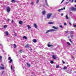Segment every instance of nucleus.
<instances>
[{"label":"nucleus","mask_w":76,"mask_h":76,"mask_svg":"<svg viewBox=\"0 0 76 76\" xmlns=\"http://www.w3.org/2000/svg\"><path fill=\"white\" fill-rule=\"evenodd\" d=\"M54 31H56V30L54 29H51L49 30H48L46 32V34H47L49 32H53Z\"/></svg>","instance_id":"f257e3e1"},{"label":"nucleus","mask_w":76,"mask_h":76,"mask_svg":"<svg viewBox=\"0 0 76 76\" xmlns=\"http://www.w3.org/2000/svg\"><path fill=\"white\" fill-rule=\"evenodd\" d=\"M52 15V14H51V13L48 14L47 15V19H50V18H51V17Z\"/></svg>","instance_id":"f03ea898"},{"label":"nucleus","mask_w":76,"mask_h":76,"mask_svg":"<svg viewBox=\"0 0 76 76\" xmlns=\"http://www.w3.org/2000/svg\"><path fill=\"white\" fill-rule=\"evenodd\" d=\"M6 10L8 13H10V7H7Z\"/></svg>","instance_id":"7ed1b4c3"},{"label":"nucleus","mask_w":76,"mask_h":76,"mask_svg":"<svg viewBox=\"0 0 76 76\" xmlns=\"http://www.w3.org/2000/svg\"><path fill=\"white\" fill-rule=\"evenodd\" d=\"M71 9L72 10V11H76V8L72 7L71 8Z\"/></svg>","instance_id":"20e7f679"},{"label":"nucleus","mask_w":76,"mask_h":76,"mask_svg":"<svg viewBox=\"0 0 76 76\" xmlns=\"http://www.w3.org/2000/svg\"><path fill=\"white\" fill-rule=\"evenodd\" d=\"M25 47H26V48H29V47H30V45H29L27 44L25 46Z\"/></svg>","instance_id":"39448f33"},{"label":"nucleus","mask_w":76,"mask_h":76,"mask_svg":"<svg viewBox=\"0 0 76 76\" xmlns=\"http://www.w3.org/2000/svg\"><path fill=\"white\" fill-rule=\"evenodd\" d=\"M26 64L27 66L29 67H31V65L30 64H29V63H28V62L26 63Z\"/></svg>","instance_id":"423d86ee"},{"label":"nucleus","mask_w":76,"mask_h":76,"mask_svg":"<svg viewBox=\"0 0 76 76\" xmlns=\"http://www.w3.org/2000/svg\"><path fill=\"white\" fill-rule=\"evenodd\" d=\"M4 67L3 66H0V70H4Z\"/></svg>","instance_id":"0eeeda50"},{"label":"nucleus","mask_w":76,"mask_h":76,"mask_svg":"<svg viewBox=\"0 0 76 76\" xmlns=\"http://www.w3.org/2000/svg\"><path fill=\"white\" fill-rule=\"evenodd\" d=\"M53 28V29H58V27L55 26H53L52 27Z\"/></svg>","instance_id":"6e6552de"},{"label":"nucleus","mask_w":76,"mask_h":76,"mask_svg":"<svg viewBox=\"0 0 76 76\" xmlns=\"http://www.w3.org/2000/svg\"><path fill=\"white\" fill-rule=\"evenodd\" d=\"M42 14L44 15H45V11H43L42 12Z\"/></svg>","instance_id":"1a4fd4ad"},{"label":"nucleus","mask_w":76,"mask_h":76,"mask_svg":"<svg viewBox=\"0 0 76 76\" xmlns=\"http://www.w3.org/2000/svg\"><path fill=\"white\" fill-rule=\"evenodd\" d=\"M54 22H48V24H54Z\"/></svg>","instance_id":"9d476101"},{"label":"nucleus","mask_w":76,"mask_h":76,"mask_svg":"<svg viewBox=\"0 0 76 76\" xmlns=\"http://www.w3.org/2000/svg\"><path fill=\"white\" fill-rule=\"evenodd\" d=\"M23 39H28V38L26 36H23Z\"/></svg>","instance_id":"9b49d317"},{"label":"nucleus","mask_w":76,"mask_h":76,"mask_svg":"<svg viewBox=\"0 0 76 76\" xmlns=\"http://www.w3.org/2000/svg\"><path fill=\"white\" fill-rule=\"evenodd\" d=\"M34 26L36 28H38V26H37V24L36 23L34 24Z\"/></svg>","instance_id":"f8f14e48"},{"label":"nucleus","mask_w":76,"mask_h":76,"mask_svg":"<svg viewBox=\"0 0 76 76\" xmlns=\"http://www.w3.org/2000/svg\"><path fill=\"white\" fill-rule=\"evenodd\" d=\"M53 45H51L49 44L48 45V47H53Z\"/></svg>","instance_id":"ddd939ff"},{"label":"nucleus","mask_w":76,"mask_h":76,"mask_svg":"<svg viewBox=\"0 0 76 76\" xmlns=\"http://www.w3.org/2000/svg\"><path fill=\"white\" fill-rule=\"evenodd\" d=\"M19 23L20 25H21L22 23V21L21 20L19 22Z\"/></svg>","instance_id":"4468645a"},{"label":"nucleus","mask_w":76,"mask_h":76,"mask_svg":"<svg viewBox=\"0 0 76 76\" xmlns=\"http://www.w3.org/2000/svg\"><path fill=\"white\" fill-rule=\"evenodd\" d=\"M52 57L53 59H56V56H55L54 55H53Z\"/></svg>","instance_id":"2eb2a0df"},{"label":"nucleus","mask_w":76,"mask_h":76,"mask_svg":"<svg viewBox=\"0 0 76 76\" xmlns=\"http://www.w3.org/2000/svg\"><path fill=\"white\" fill-rule=\"evenodd\" d=\"M5 33H6V35H9V33L8 31H5Z\"/></svg>","instance_id":"dca6fc26"},{"label":"nucleus","mask_w":76,"mask_h":76,"mask_svg":"<svg viewBox=\"0 0 76 76\" xmlns=\"http://www.w3.org/2000/svg\"><path fill=\"white\" fill-rule=\"evenodd\" d=\"M13 45L14 46V47L15 48H16V44H14V45Z\"/></svg>","instance_id":"f3484780"},{"label":"nucleus","mask_w":76,"mask_h":76,"mask_svg":"<svg viewBox=\"0 0 76 76\" xmlns=\"http://www.w3.org/2000/svg\"><path fill=\"white\" fill-rule=\"evenodd\" d=\"M66 43L68 44V45H69V46L71 45V44H70V43H69V42H67Z\"/></svg>","instance_id":"a211bd4d"},{"label":"nucleus","mask_w":76,"mask_h":76,"mask_svg":"<svg viewBox=\"0 0 76 76\" xmlns=\"http://www.w3.org/2000/svg\"><path fill=\"white\" fill-rule=\"evenodd\" d=\"M33 41L34 42H37V41L36 39H34L33 40Z\"/></svg>","instance_id":"6ab92c4d"},{"label":"nucleus","mask_w":76,"mask_h":76,"mask_svg":"<svg viewBox=\"0 0 76 76\" xmlns=\"http://www.w3.org/2000/svg\"><path fill=\"white\" fill-rule=\"evenodd\" d=\"M7 26H6V25H4V28H7Z\"/></svg>","instance_id":"aec40b11"},{"label":"nucleus","mask_w":76,"mask_h":76,"mask_svg":"<svg viewBox=\"0 0 76 76\" xmlns=\"http://www.w3.org/2000/svg\"><path fill=\"white\" fill-rule=\"evenodd\" d=\"M66 19H69V18L68 17V16H67V15H66Z\"/></svg>","instance_id":"412c9836"},{"label":"nucleus","mask_w":76,"mask_h":76,"mask_svg":"<svg viewBox=\"0 0 76 76\" xmlns=\"http://www.w3.org/2000/svg\"><path fill=\"white\" fill-rule=\"evenodd\" d=\"M64 70H66V69H67V67H66V66H64Z\"/></svg>","instance_id":"4be33fe9"},{"label":"nucleus","mask_w":76,"mask_h":76,"mask_svg":"<svg viewBox=\"0 0 76 76\" xmlns=\"http://www.w3.org/2000/svg\"><path fill=\"white\" fill-rule=\"evenodd\" d=\"M10 61H9V63H11V62L13 61V60H12V59H10Z\"/></svg>","instance_id":"5701e85b"},{"label":"nucleus","mask_w":76,"mask_h":76,"mask_svg":"<svg viewBox=\"0 0 76 76\" xmlns=\"http://www.w3.org/2000/svg\"><path fill=\"white\" fill-rule=\"evenodd\" d=\"M39 0H37L36 3L37 4H38V3L39 2Z\"/></svg>","instance_id":"b1692460"},{"label":"nucleus","mask_w":76,"mask_h":76,"mask_svg":"<svg viewBox=\"0 0 76 76\" xmlns=\"http://www.w3.org/2000/svg\"><path fill=\"white\" fill-rule=\"evenodd\" d=\"M27 26L28 27V29H30V28H31V26H29V25H28Z\"/></svg>","instance_id":"393cba45"},{"label":"nucleus","mask_w":76,"mask_h":76,"mask_svg":"<svg viewBox=\"0 0 76 76\" xmlns=\"http://www.w3.org/2000/svg\"><path fill=\"white\" fill-rule=\"evenodd\" d=\"M74 33V31H72L70 32V34H73Z\"/></svg>","instance_id":"a878e982"},{"label":"nucleus","mask_w":76,"mask_h":76,"mask_svg":"<svg viewBox=\"0 0 76 76\" xmlns=\"http://www.w3.org/2000/svg\"><path fill=\"white\" fill-rule=\"evenodd\" d=\"M71 37L73 39V34H71Z\"/></svg>","instance_id":"bb28decb"},{"label":"nucleus","mask_w":76,"mask_h":76,"mask_svg":"<svg viewBox=\"0 0 76 76\" xmlns=\"http://www.w3.org/2000/svg\"><path fill=\"white\" fill-rule=\"evenodd\" d=\"M50 63H51V64H53V63H54V61H51Z\"/></svg>","instance_id":"cd10ccee"},{"label":"nucleus","mask_w":76,"mask_h":76,"mask_svg":"<svg viewBox=\"0 0 76 76\" xmlns=\"http://www.w3.org/2000/svg\"><path fill=\"white\" fill-rule=\"evenodd\" d=\"M59 65H57L56 66V68H57V69H58V68H59Z\"/></svg>","instance_id":"c85d7f7f"},{"label":"nucleus","mask_w":76,"mask_h":76,"mask_svg":"<svg viewBox=\"0 0 76 76\" xmlns=\"http://www.w3.org/2000/svg\"><path fill=\"white\" fill-rule=\"evenodd\" d=\"M11 70L13 69V66H12V65L11 66Z\"/></svg>","instance_id":"c756f323"},{"label":"nucleus","mask_w":76,"mask_h":76,"mask_svg":"<svg viewBox=\"0 0 76 76\" xmlns=\"http://www.w3.org/2000/svg\"><path fill=\"white\" fill-rule=\"evenodd\" d=\"M2 59V56H0V60H1Z\"/></svg>","instance_id":"7c9ffc66"},{"label":"nucleus","mask_w":76,"mask_h":76,"mask_svg":"<svg viewBox=\"0 0 76 76\" xmlns=\"http://www.w3.org/2000/svg\"><path fill=\"white\" fill-rule=\"evenodd\" d=\"M73 25V26H74V28H76V25H75L74 24Z\"/></svg>","instance_id":"2f4dec72"},{"label":"nucleus","mask_w":76,"mask_h":76,"mask_svg":"<svg viewBox=\"0 0 76 76\" xmlns=\"http://www.w3.org/2000/svg\"><path fill=\"white\" fill-rule=\"evenodd\" d=\"M8 60H11V57H9L8 58Z\"/></svg>","instance_id":"473e14b6"},{"label":"nucleus","mask_w":76,"mask_h":76,"mask_svg":"<svg viewBox=\"0 0 76 76\" xmlns=\"http://www.w3.org/2000/svg\"><path fill=\"white\" fill-rule=\"evenodd\" d=\"M68 32H68V31H65V33H68Z\"/></svg>","instance_id":"72a5a7b5"},{"label":"nucleus","mask_w":76,"mask_h":76,"mask_svg":"<svg viewBox=\"0 0 76 76\" xmlns=\"http://www.w3.org/2000/svg\"><path fill=\"white\" fill-rule=\"evenodd\" d=\"M64 25H65V26H66V25H67V24H66V23H64Z\"/></svg>","instance_id":"f704fd0d"},{"label":"nucleus","mask_w":76,"mask_h":76,"mask_svg":"<svg viewBox=\"0 0 76 76\" xmlns=\"http://www.w3.org/2000/svg\"><path fill=\"white\" fill-rule=\"evenodd\" d=\"M69 41H70V42H72V40H71V39H69Z\"/></svg>","instance_id":"c9c22d12"},{"label":"nucleus","mask_w":76,"mask_h":76,"mask_svg":"<svg viewBox=\"0 0 76 76\" xmlns=\"http://www.w3.org/2000/svg\"><path fill=\"white\" fill-rule=\"evenodd\" d=\"M31 4H32V5H33V4H34V2H32Z\"/></svg>","instance_id":"e433bc0d"},{"label":"nucleus","mask_w":76,"mask_h":76,"mask_svg":"<svg viewBox=\"0 0 76 76\" xmlns=\"http://www.w3.org/2000/svg\"><path fill=\"white\" fill-rule=\"evenodd\" d=\"M59 26L60 28H63V26Z\"/></svg>","instance_id":"4c0bfd02"},{"label":"nucleus","mask_w":76,"mask_h":76,"mask_svg":"<svg viewBox=\"0 0 76 76\" xmlns=\"http://www.w3.org/2000/svg\"><path fill=\"white\" fill-rule=\"evenodd\" d=\"M20 53H22V50H20Z\"/></svg>","instance_id":"58836bf2"},{"label":"nucleus","mask_w":76,"mask_h":76,"mask_svg":"<svg viewBox=\"0 0 76 76\" xmlns=\"http://www.w3.org/2000/svg\"><path fill=\"white\" fill-rule=\"evenodd\" d=\"M1 65L2 66L4 67V65H3V64H1Z\"/></svg>","instance_id":"ea45409f"},{"label":"nucleus","mask_w":76,"mask_h":76,"mask_svg":"<svg viewBox=\"0 0 76 76\" xmlns=\"http://www.w3.org/2000/svg\"><path fill=\"white\" fill-rule=\"evenodd\" d=\"M69 3V2H67L66 3V4H68V3Z\"/></svg>","instance_id":"a19ab883"},{"label":"nucleus","mask_w":76,"mask_h":76,"mask_svg":"<svg viewBox=\"0 0 76 76\" xmlns=\"http://www.w3.org/2000/svg\"><path fill=\"white\" fill-rule=\"evenodd\" d=\"M60 10H63V8H61V9H60Z\"/></svg>","instance_id":"79ce46f5"},{"label":"nucleus","mask_w":76,"mask_h":76,"mask_svg":"<svg viewBox=\"0 0 76 76\" xmlns=\"http://www.w3.org/2000/svg\"><path fill=\"white\" fill-rule=\"evenodd\" d=\"M60 9H59V10H58V12H60Z\"/></svg>","instance_id":"37998d69"},{"label":"nucleus","mask_w":76,"mask_h":76,"mask_svg":"<svg viewBox=\"0 0 76 76\" xmlns=\"http://www.w3.org/2000/svg\"><path fill=\"white\" fill-rule=\"evenodd\" d=\"M61 16H63V13L61 14Z\"/></svg>","instance_id":"c03bdc74"},{"label":"nucleus","mask_w":76,"mask_h":76,"mask_svg":"<svg viewBox=\"0 0 76 76\" xmlns=\"http://www.w3.org/2000/svg\"><path fill=\"white\" fill-rule=\"evenodd\" d=\"M69 24L70 25H72V24H71V23H69Z\"/></svg>","instance_id":"a18cd8bd"},{"label":"nucleus","mask_w":76,"mask_h":76,"mask_svg":"<svg viewBox=\"0 0 76 76\" xmlns=\"http://www.w3.org/2000/svg\"><path fill=\"white\" fill-rule=\"evenodd\" d=\"M12 23H13V22H14L13 20H12Z\"/></svg>","instance_id":"49530a36"},{"label":"nucleus","mask_w":76,"mask_h":76,"mask_svg":"<svg viewBox=\"0 0 76 76\" xmlns=\"http://www.w3.org/2000/svg\"><path fill=\"white\" fill-rule=\"evenodd\" d=\"M46 3H47V0H45Z\"/></svg>","instance_id":"de8ad7c7"},{"label":"nucleus","mask_w":76,"mask_h":76,"mask_svg":"<svg viewBox=\"0 0 76 76\" xmlns=\"http://www.w3.org/2000/svg\"><path fill=\"white\" fill-rule=\"evenodd\" d=\"M63 64H64L65 63V62H64V61H63Z\"/></svg>","instance_id":"09e8293b"},{"label":"nucleus","mask_w":76,"mask_h":76,"mask_svg":"<svg viewBox=\"0 0 76 76\" xmlns=\"http://www.w3.org/2000/svg\"><path fill=\"white\" fill-rule=\"evenodd\" d=\"M74 1V0H72V2H73V1Z\"/></svg>","instance_id":"8fccbe9b"},{"label":"nucleus","mask_w":76,"mask_h":76,"mask_svg":"<svg viewBox=\"0 0 76 76\" xmlns=\"http://www.w3.org/2000/svg\"><path fill=\"white\" fill-rule=\"evenodd\" d=\"M32 49L31 48V49H30V51H32Z\"/></svg>","instance_id":"3c124183"},{"label":"nucleus","mask_w":76,"mask_h":76,"mask_svg":"<svg viewBox=\"0 0 76 76\" xmlns=\"http://www.w3.org/2000/svg\"><path fill=\"white\" fill-rule=\"evenodd\" d=\"M75 3H76V0L75 1Z\"/></svg>","instance_id":"603ef678"},{"label":"nucleus","mask_w":76,"mask_h":76,"mask_svg":"<svg viewBox=\"0 0 76 76\" xmlns=\"http://www.w3.org/2000/svg\"><path fill=\"white\" fill-rule=\"evenodd\" d=\"M64 10H65V7L64 8Z\"/></svg>","instance_id":"864d4df0"},{"label":"nucleus","mask_w":76,"mask_h":76,"mask_svg":"<svg viewBox=\"0 0 76 76\" xmlns=\"http://www.w3.org/2000/svg\"><path fill=\"white\" fill-rule=\"evenodd\" d=\"M10 20L8 19V20H7V21H9Z\"/></svg>","instance_id":"5fc2aeb1"},{"label":"nucleus","mask_w":76,"mask_h":76,"mask_svg":"<svg viewBox=\"0 0 76 76\" xmlns=\"http://www.w3.org/2000/svg\"><path fill=\"white\" fill-rule=\"evenodd\" d=\"M63 1H62L61 2V3H63Z\"/></svg>","instance_id":"6e6d98bb"},{"label":"nucleus","mask_w":76,"mask_h":76,"mask_svg":"<svg viewBox=\"0 0 76 76\" xmlns=\"http://www.w3.org/2000/svg\"><path fill=\"white\" fill-rule=\"evenodd\" d=\"M71 1V0H69V1Z\"/></svg>","instance_id":"4d7b16f0"},{"label":"nucleus","mask_w":76,"mask_h":76,"mask_svg":"<svg viewBox=\"0 0 76 76\" xmlns=\"http://www.w3.org/2000/svg\"><path fill=\"white\" fill-rule=\"evenodd\" d=\"M64 0H63L62 1H64Z\"/></svg>","instance_id":"13d9d810"},{"label":"nucleus","mask_w":76,"mask_h":76,"mask_svg":"<svg viewBox=\"0 0 76 76\" xmlns=\"http://www.w3.org/2000/svg\"><path fill=\"white\" fill-rule=\"evenodd\" d=\"M50 42H48V44H50Z\"/></svg>","instance_id":"bf43d9fd"},{"label":"nucleus","mask_w":76,"mask_h":76,"mask_svg":"<svg viewBox=\"0 0 76 76\" xmlns=\"http://www.w3.org/2000/svg\"><path fill=\"white\" fill-rule=\"evenodd\" d=\"M71 70H72V69H71Z\"/></svg>","instance_id":"052dcab7"},{"label":"nucleus","mask_w":76,"mask_h":76,"mask_svg":"<svg viewBox=\"0 0 76 76\" xmlns=\"http://www.w3.org/2000/svg\"><path fill=\"white\" fill-rule=\"evenodd\" d=\"M66 76H67V75H66Z\"/></svg>","instance_id":"680f3d73"}]
</instances>
